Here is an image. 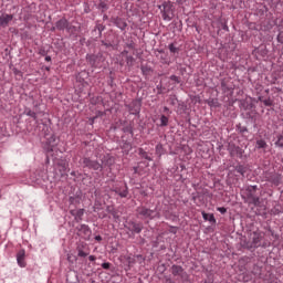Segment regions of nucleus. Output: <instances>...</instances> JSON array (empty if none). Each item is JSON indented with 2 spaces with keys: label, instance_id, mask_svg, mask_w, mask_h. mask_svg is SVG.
Wrapping results in <instances>:
<instances>
[{
  "label": "nucleus",
  "instance_id": "f257e3e1",
  "mask_svg": "<svg viewBox=\"0 0 283 283\" xmlns=\"http://www.w3.org/2000/svg\"><path fill=\"white\" fill-rule=\"evenodd\" d=\"M115 163L116 159L111 155H101L99 161L90 157H82L80 160L83 169H91L93 171H103L104 169H107V167H113Z\"/></svg>",
  "mask_w": 283,
  "mask_h": 283
},
{
  "label": "nucleus",
  "instance_id": "f03ea898",
  "mask_svg": "<svg viewBox=\"0 0 283 283\" xmlns=\"http://www.w3.org/2000/svg\"><path fill=\"white\" fill-rule=\"evenodd\" d=\"M244 200L248 205H252V207H263L260 195L258 193V186H248L245 188Z\"/></svg>",
  "mask_w": 283,
  "mask_h": 283
},
{
  "label": "nucleus",
  "instance_id": "7ed1b4c3",
  "mask_svg": "<svg viewBox=\"0 0 283 283\" xmlns=\"http://www.w3.org/2000/svg\"><path fill=\"white\" fill-rule=\"evenodd\" d=\"M137 218L142 220H155V218H160V212H157L156 209H149L145 206H139L136 208Z\"/></svg>",
  "mask_w": 283,
  "mask_h": 283
},
{
  "label": "nucleus",
  "instance_id": "20e7f679",
  "mask_svg": "<svg viewBox=\"0 0 283 283\" xmlns=\"http://www.w3.org/2000/svg\"><path fill=\"white\" fill-rule=\"evenodd\" d=\"M244 112L241 114L242 118L245 120H251L254 127H258V111H255V105L253 103L243 104Z\"/></svg>",
  "mask_w": 283,
  "mask_h": 283
},
{
  "label": "nucleus",
  "instance_id": "39448f33",
  "mask_svg": "<svg viewBox=\"0 0 283 283\" xmlns=\"http://www.w3.org/2000/svg\"><path fill=\"white\" fill-rule=\"evenodd\" d=\"M163 8L161 14L164 21H171L174 19V4L171 1H165L163 6H159V9Z\"/></svg>",
  "mask_w": 283,
  "mask_h": 283
},
{
  "label": "nucleus",
  "instance_id": "423d86ee",
  "mask_svg": "<svg viewBox=\"0 0 283 283\" xmlns=\"http://www.w3.org/2000/svg\"><path fill=\"white\" fill-rule=\"evenodd\" d=\"M227 149L231 158H244V149L235 145V143L233 142L228 143Z\"/></svg>",
  "mask_w": 283,
  "mask_h": 283
},
{
  "label": "nucleus",
  "instance_id": "0eeeda50",
  "mask_svg": "<svg viewBox=\"0 0 283 283\" xmlns=\"http://www.w3.org/2000/svg\"><path fill=\"white\" fill-rule=\"evenodd\" d=\"M76 235L83 240H90L92 238V229L87 224H80L75 228Z\"/></svg>",
  "mask_w": 283,
  "mask_h": 283
},
{
  "label": "nucleus",
  "instance_id": "6e6552de",
  "mask_svg": "<svg viewBox=\"0 0 283 283\" xmlns=\"http://www.w3.org/2000/svg\"><path fill=\"white\" fill-rule=\"evenodd\" d=\"M126 107L130 114L138 116V114H140V108L143 107V99H133Z\"/></svg>",
  "mask_w": 283,
  "mask_h": 283
},
{
  "label": "nucleus",
  "instance_id": "1a4fd4ad",
  "mask_svg": "<svg viewBox=\"0 0 283 283\" xmlns=\"http://www.w3.org/2000/svg\"><path fill=\"white\" fill-rule=\"evenodd\" d=\"M101 61H103V53L101 52L96 54H86V62L91 67H98V65H101Z\"/></svg>",
  "mask_w": 283,
  "mask_h": 283
},
{
  "label": "nucleus",
  "instance_id": "9d476101",
  "mask_svg": "<svg viewBox=\"0 0 283 283\" xmlns=\"http://www.w3.org/2000/svg\"><path fill=\"white\" fill-rule=\"evenodd\" d=\"M221 90L224 94L230 93L233 94V90H235V84H233V80L231 77H224L221 80Z\"/></svg>",
  "mask_w": 283,
  "mask_h": 283
},
{
  "label": "nucleus",
  "instance_id": "9b49d317",
  "mask_svg": "<svg viewBox=\"0 0 283 283\" xmlns=\"http://www.w3.org/2000/svg\"><path fill=\"white\" fill-rule=\"evenodd\" d=\"M170 273L174 275V277H181V280H187L188 277L187 272H185V269L182 268V265L174 264L170 268Z\"/></svg>",
  "mask_w": 283,
  "mask_h": 283
},
{
  "label": "nucleus",
  "instance_id": "f8f14e48",
  "mask_svg": "<svg viewBox=\"0 0 283 283\" xmlns=\"http://www.w3.org/2000/svg\"><path fill=\"white\" fill-rule=\"evenodd\" d=\"M251 235H252L251 238L252 247L255 251V249H260V247H262V240H264V235H262V232H258V231H253Z\"/></svg>",
  "mask_w": 283,
  "mask_h": 283
},
{
  "label": "nucleus",
  "instance_id": "ddd939ff",
  "mask_svg": "<svg viewBox=\"0 0 283 283\" xmlns=\"http://www.w3.org/2000/svg\"><path fill=\"white\" fill-rule=\"evenodd\" d=\"M111 191H114V193H117L119 198H127L129 196V188L127 187V184H124L122 186H114Z\"/></svg>",
  "mask_w": 283,
  "mask_h": 283
},
{
  "label": "nucleus",
  "instance_id": "4468645a",
  "mask_svg": "<svg viewBox=\"0 0 283 283\" xmlns=\"http://www.w3.org/2000/svg\"><path fill=\"white\" fill-rule=\"evenodd\" d=\"M128 231L132 233H142L143 231V222H136L134 220H130L127 222V226H125Z\"/></svg>",
  "mask_w": 283,
  "mask_h": 283
},
{
  "label": "nucleus",
  "instance_id": "2eb2a0df",
  "mask_svg": "<svg viewBox=\"0 0 283 283\" xmlns=\"http://www.w3.org/2000/svg\"><path fill=\"white\" fill-rule=\"evenodd\" d=\"M55 28L60 32H63L64 30H66V32H70V21H67V18L63 17L55 22Z\"/></svg>",
  "mask_w": 283,
  "mask_h": 283
},
{
  "label": "nucleus",
  "instance_id": "dca6fc26",
  "mask_svg": "<svg viewBox=\"0 0 283 283\" xmlns=\"http://www.w3.org/2000/svg\"><path fill=\"white\" fill-rule=\"evenodd\" d=\"M14 14L2 13L0 15V28H8L12 23Z\"/></svg>",
  "mask_w": 283,
  "mask_h": 283
},
{
  "label": "nucleus",
  "instance_id": "f3484780",
  "mask_svg": "<svg viewBox=\"0 0 283 283\" xmlns=\"http://www.w3.org/2000/svg\"><path fill=\"white\" fill-rule=\"evenodd\" d=\"M111 23H114V25H116V28H119L122 32L125 31V29L127 28V22L120 17H112Z\"/></svg>",
  "mask_w": 283,
  "mask_h": 283
},
{
  "label": "nucleus",
  "instance_id": "a211bd4d",
  "mask_svg": "<svg viewBox=\"0 0 283 283\" xmlns=\"http://www.w3.org/2000/svg\"><path fill=\"white\" fill-rule=\"evenodd\" d=\"M239 244L241 249H245V251H255L253 248V243L251 242V240L247 239V237H241Z\"/></svg>",
  "mask_w": 283,
  "mask_h": 283
},
{
  "label": "nucleus",
  "instance_id": "6ab92c4d",
  "mask_svg": "<svg viewBox=\"0 0 283 283\" xmlns=\"http://www.w3.org/2000/svg\"><path fill=\"white\" fill-rule=\"evenodd\" d=\"M269 182L274 185V187H280V185H282V175L280 174L270 175Z\"/></svg>",
  "mask_w": 283,
  "mask_h": 283
},
{
  "label": "nucleus",
  "instance_id": "aec40b11",
  "mask_svg": "<svg viewBox=\"0 0 283 283\" xmlns=\"http://www.w3.org/2000/svg\"><path fill=\"white\" fill-rule=\"evenodd\" d=\"M81 200H83V193L81 190L76 191L74 196L69 198L70 205H81Z\"/></svg>",
  "mask_w": 283,
  "mask_h": 283
},
{
  "label": "nucleus",
  "instance_id": "412c9836",
  "mask_svg": "<svg viewBox=\"0 0 283 283\" xmlns=\"http://www.w3.org/2000/svg\"><path fill=\"white\" fill-rule=\"evenodd\" d=\"M106 211L107 213H111V216H113L115 222H120V216L118 214V210H116L114 206H107Z\"/></svg>",
  "mask_w": 283,
  "mask_h": 283
},
{
  "label": "nucleus",
  "instance_id": "4be33fe9",
  "mask_svg": "<svg viewBox=\"0 0 283 283\" xmlns=\"http://www.w3.org/2000/svg\"><path fill=\"white\" fill-rule=\"evenodd\" d=\"M85 247H87V244L85 243H80L76 248L77 251V258H87L90 255V252L85 251Z\"/></svg>",
  "mask_w": 283,
  "mask_h": 283
},
{
  "label": "nucleus",
  "instance_id": "5701e85b",
  "mask_svg": "<svg viewBox=\"0 0 283 283\" xmlns=\"http://www.w3.org/2000/svg\"><path fill=\"white\" fill-rule=\"evenodd\" d=\"M123 145L120 146V149H123L125 156H129V151H132V149H134V146L132 145V143L123 139L122 140Z\"/></svg>",
  "mask_w": 283,
  "mask_h": 283
},
{
  "label": "nucleus",
  "instance_id": "b1692460",
  "mask_svg": "<svg viewBox=\"0 0 283 283\" xmlns=\"http://www.w3.org/2000/svg\"><path fill=\"white\" fill-rule=\"evenodd\" d=\"M17 260H18L19 266H22V268L25 266V250H20L17 253Z\"/></svg>",
  "mask_w": 283,
  "mask_h": 283
},
{
  "label": "nucleus",
  "instance_id": "393cba45",
  "mask_svg": "<svg viewBox=\"0 0 283 283\" xmlns=\"http://www.w3.org/2000/svg\"><path fill=\"white\" fill-rule=\"evenodd\" d=\"M140 70H142L143 76L145 77L151 76V73L154 72V69H151V66L145 65V64L140 65Z\"/></svg>",
  "mask_w": 283,
  "mask_h": 283
},
{
  "label": "nucleus",
  "instance_id": "a878e982",
  "mask_svg": "<svg viewBox=\"0 0 283 283\" xmlns=\"http://www.w3.org/2000/svg\"><path fill=\"white\" fill-rule=\"evenodd\" d=\"M105 30V25L101 23V21H96L95 28L93 32H98L97 39H101L103 36V31Z\"/></svg>",
  "mask_w": 283,
  "mask_h": 283
},
{
  "label": "nucleus",
  "instance_id": "bb28decb",
  "mask_svg": "<svg viewBox=\"0 0 283 283\" xmlns=\"http://www.w3.org/2000/svg\"><path fill=\"white\" fill-rule=\"evenodd\" d=\"M202 218H203V220H206L210 224H216V217L213 216V213H207V212L203 211L202 212Z\"/></svg>",
  "mask_w": 283,
  "mask_h": 283
},
{
  "label": "nucleus",
  "instance_id": "cd10ccee",
  "mask_svg": "<svg viewBox=\"0 0 283 283\" xmlns=\"http://www.w3.org/2000/svg\"><path fill=\"white\" fill-rule=\"evenodd\" d=\"M205 103L209 105V107H222V104H220L218 98H209L206 99Z\"/></svg>",
  "mask_w": 283,
  "mask_h": 283
},
{
  "label": "nucleus",
  "instance_id": "c85d7f7f",
  "mask_svg": "<svg viewBox=\"0 0 283 283\" xmlns=\"http://www.w3.org/2000/svg\"><path fill=\"white\" fill-rule=\"evenodd\" d=\"M247 170H248L247 166L241 164L234 167V171H237V174H240L241 176H244V174H247Z\"/></svg>",
  "mask_w": 283,
  "mask_h": 283
},
{
  "label": "nucleus",
  "instance_id": "c756f323",
  "mask_svg": "<svg viewBox=\"0 0 283 283\" xmlns=\"http://www.w3.org/2000/svg\"><path fill=\"white\" fill-rule=\"evenodd\" d=\"M101 45H104V48L107 50L108 48H116V42L114 40H101Z\"/></svg>",
  "mask_w": 283,
  "mask_h": 283
},
{
  "label": "nucleus",
  "instance_id": "7c9ffc66",
  "mask_svg": "<svg viewBox=\"0 0 283 283\" xmlns=\"http://www.w3.org/2000/svg\"><path fill=\"white\" fill-rule=\"evenodd\" d=\"M83 216H85V209H78L77 212L75 213V222H82L83 221Z\"/></svg>",
  "mask_w": 283,
  "mask_h": 283
},
{
  "label": "nucleus",
  "instance_id": "2f4dec72",
  "mask_svg": "<svg viewBox=\"0 0 283 283\" xmlns=\"http://www.w3.org/2000/svg\"><path fill=\"white\" fill-rule=\"evenodd\" d=\"M266 147H269V145L266 144V140L264 139L256 140V144H255L256 149H266Z\"/></svg>",
  "mask_w": 283,
  "mask_h": 283
},
{
  "label": "nucleus",
  "instance_id": "473e14b6",
  "mask_svg": "<svg viewBox=\"0 0 283 283\" xmlns=\"http://www.w3.org/2000/svg\"><path fill=\"white\" fill-rule=\"evenodd\" d=\"M274 145L283 149V132L276 135V142L274 143Z\"/></svg>",
  "mask_w": 283,
  "mask_h": 283
},
{
  "label": "nucleus",
  "instance_id": "72a5a7b5",
  "mask_svg": "<svg viewBox=\"0 0 283 283\" xmlns=\"http://www.w3.org/2000/svg\"><path fill=\"white\" fill-rule=\"evenodd\" d=\"M138 154L140 157L145 158V160H149V161L154 160L151 156H149V154H147V151H145V149L143 148H138Z\"/></svg>",
  "mask_w": 283,
  "mask_h": 283
},
{
  "label": "nucleus",
  "instance_id": "f704fd0d",
  "mask_svg": "<svg viewBox=\"0 0 283 283\" xmlns=\"http://www.w3.org/2000/svg\"><path fill=\"white\" fill-rule=\"evenodd\" d=\"M237 132L244 136V134H249V128L247 126H242V124L237 125Z\"/></svg>",
  "mask_w": 283,
  "mask_h": 283
},
{
  "label": "nucleus",
  "instance_id": "c9c22d12",
  "mask_svg": "<svg viewBox=\"0 0 283 283\" xmlns=\"http://www.w3.org/2000/svg\"><path fill=\"white\" fill-rule=\"evenodd\" d=\"M122 132H124V134H130V136H134V126L128 124L122 128Z\"/></svg>",
  "mask_w": 283,
  "mask_h": 283
},
{
  "label": "nucleus",
  "instance_id": "e433bc0d",
  "mask_svg": "<svg viewBox=\"0 0 283 283\" xmlns=\"http://www.w3.org/2000/svg\"><path fill=\"white\" fill-rule=\"evenodd\" d=\"M105 1H108V0H99V3L97 6L98 10H101V12H105L106 10L109 9V7L107 6V3H105Z\"/></svg>",
  "mask_w": 283,
  "mask_h": 283
},
{
  "label": "nucleus",
  "instance_id": "4c0bfd02",
  "mask_svg": "<svg viewBox=\"0 0 283 283\" xmlns=\"http://www.w3.org/2000/svg\"><path fill=\"white\" fill-rule=\"evenodd\" d=\"M255 52L260 54V56H266L269 54V51H266V46H259L255 49Z\"/></svg>",
  "mask_w": 283,
  "mask_h": 283
},
{
  "label": "nucleus",
  "instance_id": "58836bf2",
  "mask_svg": "<svg viewBox=\"0 0 283 283\" xmlns=\"http://www.w3.org/2000/svg\"><path fill=\"white\" fill-rule=\"evenodd\" d=\"M167 125H169V117H167L166 115H161L159 127H167Z\"/></svg>",
  "mask_w": 283,
  "mask_h": 283
},
{
  "label": "nucleus",
  "instance_id": "ea45409f",
  "mask_svg": "<svg viewBox=\"0 0 283 283\" xmlns=\"http://www.w3.org/2000/svg\"><path fill=\"white\" fill-rule=\"evenodd\" d=\"M57 167H60V171H66L67 163L65 160H60V161H57Z\"/></svg>",
  "mask_w": 283,
  "mask_h": 283
},
{
  "label": "nucleus",
  "instance_id": "a19ab883",
  "mask_svg": "<svg viewBox=\"0 0 283 283\" xmlns=\"http://www.w3.org/2000/svg\"><path fill=\"white\" fill-rule=\"evenodd\" d=\"M135 62H136V59H134V56H132V55L126 56V63H127L128 67H134Z\"/></svg>",
  "mask_w": 283,
  "mask_h": 283
},
{
  "label": "nucleus",
  "instance_id": "79ce46f5",
  "mask_svg": "<svg viewBox=\"0 0 283 283\" xmlns=\"http://www.w3.org/2000/svg\"><path fill=\"white\" fill-rule=\"evenodd\" d=\"M169 80L172 81L174 85L182 83V78L177 75H171Z\"/></svg>",
  "mask_w": 283,
  "mask_h": 283
},
{
  "label": "nucleus",
  "instance_id": "37998d69",
  "mask_svg": "<svg viewBox=\"0 0 283 283\" xmlns=\"http://www.w3.org/2000/svg\"><path fill=\"white\" fill-rule=\"evenodd\" d=\"M263 105L265 107H273V99L271 97H268L266 99H263Z\"/></svg>",
  "mask_w": 283,
  "mask_h": 283
},
{
  "label": "nucleus",
  "instance_id": "c03bdc74",
  "mask_svg": "<svg viewBox=\"0 0 283 283\" xmlns=\"http://www.w3.org/2000/svg\"><path fill=\"white\" fill-rule=\"evenodd\" d=\"M169 51L172 53V54H178L179 52V49L176 48V45L174 43H170L169 46H168Z\"/></svg>",
  "mask_w": 283,
  "mask_h": 283
},
{
  "label": "nucleus",
  "instance_id": "a18cd8bd",
  "mask_svg": "<svg viewBox=\"0 0 283 283\" xmlns=\"http://www.w3.org/2000/svg\"><path fill=\"white\" fill-rule=\"evenodd\" d=\"M25 113H27V116H31L32 119L36 120L38 118L36 113H34L32 109H27Z\"/></svg>",
  "mask_w": 283,
  "mask_h": 283
},
{
  "label": "nucleus",
  "instance_id": "49530a36",
  "mask_svg": "<svg viewBox=\"0 0 283 283\" xmlns=\"http://www.w3.org/2000/svg\"><path fill=\"white\" fill-rule=\"evenodd\" d=\"M127 262L130 266H134V264H136V256H128Z\"/></svg>",
  "mask_w": 283,
  "mask_h": 283
},
{
  "label": "nucleus",
  "instance_id": "de8ad7c7",
  "mask_svg": "<svg viewBox=\"0 0 283 283\" xmlns=\"http://www.w3.org/2000/svg\"><path fill=\"white\" fill-rule=\"evenodd\" d=\"M160 61L164 65H169V60L167 59V55H160Z\"/></svg>",
  "mask_w": 283,
  "mask_h": 283
},
{
  "label": "nucleus",
  "instance_id": "09e8293b",
  "mask_svg": "<svg viewBox=\"0 0 283 283\" xmlns=\"http://www.w3.org/2000/svg\"><path fill=\"white\" fill-rule=\"evenodd\" d=\"M102 269H104L105 271H109V269H112V263H109V262L103 263Z\"/></svg>",
  "mask_w": 283,
  "mask_h": 283
},
{
  "label": "nucleus",
  "instance_id": "8fccbe9b",
  "mask_svg": "<svg viewBox=\"0 0 283 283\" xmlns=\"http://www.w3.org/2000/svg\"><path fill=\"white\" fill-rule=\"evenodd\" d=\"M135 260H136V262H139V264H140L142 262H145V259L143 258V254H137V255H135Z\"/></svg>",
  "mask_w": 283,
  "mask_h": 283
},
{
  "label": "nucleus",
  "instance_id": "3c124183",
  "mask_svg": "<svg viewBox=\"0 0 283 283\" xmlns=\"http://www.w3.org/2000/svg\"><path fill=\"white\" fill-rule=\"evenodd\" d=\"M271 213H273L274 216H277V213H281L280 206L274 207V208L271 210Z\"/></svg>",
  "mask_w": 283,
  "mask_h": 283
},
{
  "label": "nucleus",
  "instance_id": "603ef678",
  "mask_svg": "<svg viewBox=\"0 0 283 283\" xmlns=\"http://www.w3.org/2000/svg\"><path fill=\"white\" fill-rule=\"evenodd\" d=\"M169 101H170V105L174 106V105H176V103H178V97L176 95H174V97H170Z\"/></svg>",
  "mask_w": 283,
  "mask_h": 283
},
{
  "label": "nucleus",
  "instance_id": "864d4df0",
  "mask_svg": "<svg viewBox=\"0 0 283 283\" xmlns=\"http://www.w3.org/2000/svg\"><path fill=\"white\" fill-rule=\"evenodd\" d=\"M39 54H40V56H48V51L45 49L41 48L39 50Z\"/></svg>",
  "mask_w": 283,
  "mask_h": 283
},
{
  "label": "nucleus",
  "instance_id": "5fc2aeb1",
  "mask_svg": "<svg viewBox=\"0 0 283 283\" xmlns=\"http://www.w3.org/2000/svg\"><path fill=\"white\" fill-rule=\"evenodd\" d=\"M156 90H157V94L160 95V94H163V91L165 90V87H163V84H158Z\"/></svg>",
  "mask_w": 283,
  "mask_h": 283
},
{
  "label": "nucleus",
  "instance_id": "6e6d98bb",
  "mask_svg": "<svg viewBox=\"0 0 283 283\" xmlns=\"http://www.w3.org/2000/svg\"><path fill=\"white\" fill-rule=\"evenodd\" d=\"M277 41L279 43H281L283 45V31H281L279 34H277Z\"/></svg>",
  "mask_w": 283,
  "mask_h": 283
},
{
  "label": "nucleus",
  "instance_id": "4d7b16f0",
  "mask_svg": "<svg viewBox=\"0 0 283 283\" xmlns=\"http://www.w3.org/2000/svg\"><path fill=\"white\" fill-rule=\"evenodd\" d=\"M217 211H219V213H221L222 216H224V213H227V208H224V207H219V208H217Z\"/></svg>",
  "mask_w": 283,
  "mask_h": 283
},
{
  "label": "nucleus",
  "instance_id": "13d9d810",
  "mask_svg": "<svg viewBox=\"0 0 283 283\" xmlns=\"http://www.w3.org/2000/svg\"><path fill=\"white\" fill-rule=\"evenodd\" d=\"M170 233H174L176 235L178 233V228L177 227H170Z\"/></svg>",
  "mask_w": 283,
  "mask_h": 283
},
{
  "label": "nucleus",
  "instance_id": "bf43d9fd",
  "mask_svg": "<svg viewBox=\"0 0 283 283\" xmlns=\"http://www.w3.org/2000/svg\"><path fill=\"white\" fill-rule=\"evenodd\" d=\"M261 249H266V247H271V242L266 243V242H263L261 241Z\"/></svg>",
  "mask_w": 283,
  "mask_h": 283
},
{
  "label": "nucleus",
  "instance_id": "052dcab7",
  "mask_svg": "<svg viewBox=\"0 0 283 283\" xmlns=\"http://www.w3.org/2000/svg\"><path fill=\"white\" fill-rule=\"evenodd\" d=\"M159 271H161V273H165V271H167L165 264L159 265Z\"/></svg>",
  "mask_w": 283,
  "mask_h": 283
},
{
  "label": "nucleus",
  "instance_id": "680f3d73",
  "mask_svg": "<svg viewBox=\"0 0 283 283\" xmlns=\"http://www.w3.org/2000/svg\"><path fill=\"white\" fill-rule=\"evenodd\" d=\"M55 140H56V138H54V136H52L51 139H49V144L54 145Z\"/></svg>",
  "mask_w": 283,
  "mask_h": 283
},
{
  "label": "nucleus",
  "instance_id": "e2e57ef3",
  "mask_svg": "<svg viewBox=\"0 0 283 283\" xmlns=\"http://www.w3.org/2000/svg\"><path fill=\"white\" fill-rule=\"evenodd\" d=\"M69 28H71V29H70V32H74V31H76V27H74V25L70 24V22H69Z\"/></svg>",
  "mask_w": 283,
  "mask_h": 283
},
{
  "label": "nucleus",
  "instance_id": "0e129e2a",
  "mask_svg": "<svg viewBox=\"0 0 283 283\" xmlns=\"http://www.w3.org/2000/svg\"><path fill=\"white\" fill-rule=\"evenodd\" d=\"M95 240H96V242H103V237L96 235V237H95Z\"/></svg>",
  "mask_w": 283,
  "mask_h": 283
},
{
  "label": "nucleus",
  "instance_id": "69168bd1",
  "mask_svg": "<svg viewBox=\"0 0 283 283\" xmlns=\"http://www.w3.org/2000/svg\"><path fill=\"white\" fill-rule=\"evenodd\" d=\"M90 262H96V258L94 255L88 256Z\"/></svg>",
  "mask_w": 283,
  "mask_h": 283
},
{
  "label": "nucleus",
  "instance_id": "338daca9",
  "mask_svg": "<svg viewBox=\"0 0 283 283\" xmlns=\"http://www.w3.org/2000/svg\"><path fill=\"white\" fill-rule=\"evenodd\" d=\"M127 45V48H129V50H134V42H132V43H129V44H126Z\"/></svg>",
  "mask_w": 283,
  "mask_h": 283
},
{
  "label": "nucleus",
  "instance_id": "774afa93",
  "mask_svg": "<svg viewBox=\"0 0 283 283\" xmlns=\"http://www.w3.org/2000/svg\"><path fill=\"white\" fill-rule=\"evenodd\" d=\"M166 282H167V283H176V281H174V280H171V279H169V277L166 279Z\"/></svg>",
  "mask_w": 283,
  "mask_h": 283
}]
</instances>
